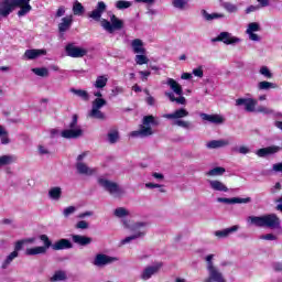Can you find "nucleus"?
<instances>
[{
    "instance_id": "nucleus-1",
    "label": "nucleus",
    "mask_w": 282,
    "mask_h": 282,
    "mask_svg": "<svg viewBox=\"0 0 282 282\" xmlns=\"http://www.w3.org/2000/svg\"><path fill=\"white\" fill-rule=\"evenodd\" d=\"M105 12H107V4L104 1H99L96 8L88 13V18L93 19V21H100L101 28L109 34H113L116 31L124 28V22L113 14L110 17V22L102 19Z\"/></svg>"
},
{
    "instance_id": "nucleus-2",
    "label": "nucleus",
    "mask_w": 282,
    "mask_h": 282,
    "mask_svg": "<svg viewBox=\"0 0 282 282\" xmlns=\"http://www.w3.org/2000/svg\"><path fill=\"white\" fill-rule=\"evenodd\" d=\"M19 8L18 17H25L32 12L30 0H0V17L8 19Z\"/></svg>"
},
{
    "instance_id": "nucleus-3",
    "label": "nucleus",
    "mask_w": 282,
    "mask_h": 282,
    "mask_svg": "<svg viewBox=\"0 0 282 282\" xmlns=\"http://www.w3.org/2000/svg\"><path fill=\"white\" fill-rule=\"evenodd\" d=\"M249 226H256L257 228H270L276 230L281 228V219L276 214H267L262 216H249L247 217Z\"/></svg>"
},
{
    "instance_id": "nucleus-4",
    "label": "nucleus",
    "mask_w": 282,
    "mask_h": 282,
    "mask_svg": "<svg viewBox=\"0 0 282 282\" xmlns=\"http://www.w3.org/2000/svg\"><path fill=\"white\" fill-rule=\"evenodd\" d=\"M122 226L123 228H126V230H131V232H133L132 235L121 240V246H126V243H131V241H135V239H143V237H147V230H144L143 228H147V226H149V223L137 221L131 225L129 220L123 219Z\"/></svg>"
},
{
    "instance_id": "nucleus-5",
    "label": "nucleus",
    "mask_w": 282,
    "mask_h": 282,
    "mask_svg": "<svg viewBox=\"0 0 282 282\" xmlns=\"http://www.w3.org/2000/svg\"><path fill=\"white\" fill-rule=\"evenodd\" d=\"M151 124L153 127H158V124H160V121L155 120V117H153V115L143 117L140 129L137 131H132L130 133L131 138H149V135H153V129L151 128Z\"/></svg>"
},
{
    "instance_id": "nucleus-6",
    "label": "nucleus",
    "mask_w": 282,
    "mask_h": 282,
    "mask_svg": "<svg viewBox=\"0 0 282 282\" xmlns=\"http://www.w3.org/2000/svg\"><path fill=\"white\" fill-rule=\"evenodd\" d=\"M83 128L78 126V115H74L68 128L61 132L62 138L65 140H78L84 135Z\"/></svg>"
},
{
    "instance_id": "nucleus-7",
    "label": "nucleus",
    "mask_w": 282,
    "mask_h": 282,
    "mask_svg": "<svg viewBox=\"0 0 282 282\" xmlns=\"http://www.w3.org/2000/svg\"><path fill=\"white\" fill-rule=\"evenodd\" d=\"M189 112L185 108H180L171 113L163 115L166 120H174L173 124L175 127H182V129H191L189 121L182 120V118H188Z\"/></svg>"
},
{
    "instance_id": "nucleus-8",
    "label": "nucleus",
    "mask_w": 282,
    "mask_h": 282,
    "mask_svg": "<svg viewBox=\"0 0 282 282\" xmlns=\"http://www.w3.org/2000/svg\"><path fill=\"white\" fill-rule=\"evenodd\" d=\"M97 182L98 185L101 186L102 189L107 191V193L112 197L118 198L124 195V189H122V187H120L116 182L109 181L105 177H99Z\"/></svg>"
},
{
    "instance_id": "nucleus-9",
    "label": "nucleus",
    "mask_w": 282,
    "mask_h": 282,
    "mask_svg": "<svg viewBox=\"0 0 282 282\" xmlns=\"http://www.w3.org/2000/svg\"><path fill=\"white\" fill-rule=\"evenodd\" d=\"M102 107H107L105 98H96L91 102V109L88 112L87 118H93L94 120H107V115L101 110Z\"/></svg>"
},
{
    "instance_id": "nucleus-10",
    "label": "nucleus",
    "mask_w": 282,
    "mask_h": 282,
    "mask_svg": "<svg viewBox=\"0 0 282 282\" xmlns=\"http://www.w3.org/2000/svg\"><path fill=\"white\" fill-rule=\"evenodd\" d=\"M213 259H215V254H208L205 258V261L207 263V272L210 279L214 282H227L226 276H224V273H221V271H219V269L215 267V263H213Z\"/></svg>"
},
{
    "instance_id": "nucleus-11",
    "label": "nucleus",
    "mask_w": 282,
    "mask_h": 282,
    "mask_svg": "<svg viewBox=\"0 0 282 282\" xmlns=\"http://www.w3.org/2000/svg\"><path fill=\"white\" fill-rule=\"evenodd\" d=\"M164 268L163 262H154L153 264L147 265L140 273L141 281H149L153 279L156 274H160V270Z\"/></svg>"
},
{
    "instance_id": "nucleus-12",
    "label": "nucleus",
    "mask_w": 282,
    "mask_h": 282,
    "mask_svg": "<svg viewBox=\"0 0 282 282\" xmlns=\"http://www.w3.org/2000/svg\"><path fill=\"white\" fill-rule=\"evenodd\" d=\"M65 52L70 58H83V56H87L89 53L87 48L76 46L75 43H68L65 46Z\"/></svg>"
},
{
    "instance_id": "nucleus-13",
    "label": "nucleus",
    "mask_w": 282,
    "mask_h": 282,
    "mask_svg": "<svg viewBox=\"0 0 282 282\" xmlns=\"http://www.w3.org/2000/svg\"><path fill=\"white\" fill-rule=\"evenodd\" d=\"M213 43H224L225 45H239L241 43V39L232 35L229 32H220L219 35L212 40Z\"/></svg>"
},
{
    "instance_id": "nucleus-14",
    "label": "nucleus",
    "mask_w": 282,
    "mask_h": 282,
    "mask_svg": "<svg viewBox=\"0 0 282 282\" xmlns=\"http://www.w3.org/2000/svg\"><path fill=\"white\" fill-rule=\"evenodd\" d=\"M259 101L254 98H238L236 99V107H243L247 113H254L257 111Z\"/></svg>"
},
{
    "instance_id": "nucleus-15",
    "label": "nucleus",
    "mask_w": 282,
    "mask_h": 282,
    "mask_svg": "<svg viewBox=\"0 0 282 282\" xmlns=\"http://www.w3.org/2000/svg\"><path fill=\"white\" fill-rule=\"evenodd\" d=\"M118 261L117 257H111L105 253H97L94 258L93 265L96 268H106V265H111Z\"/></svg>"
},
{
    "instance_id": "nucleus-16",
    "label": "nucleus",
    "mask_w": 282,
    "mask_h": 282,
    "mask_svg": "<svg viewBox=\"0 0 282 282\" xmlns=\"http://www.w3.org/2000/svg\"><path fill=\"white\" fill-rule=\"evenodd\" d=\"M41 56H47V50L45 48H29L24 52L23 61H36Z\"/></svg>"
},
{
    "instance_id": "nucleus-17",
    "label": "nucleus",
    "mask_w": 282,
    "mask_h": 282,
    "mask_svg": "<svg viewBox=\"0 0 282 282\" xmlns=\"http://www.w3.org/2000/svg\"><path fill=\"white\" fill-rule=\"evenodd\" d=\"M254 32H261V24H259V22L249 23L246 30V34H248L250 41H261V36Z\"/></svg>"
},
{
    "instance_id": "nucleus-18",
    "label": "nucleus",
    "mask_w": 282,
    "mask_h": 282,
    "mask_svg": "<svg viewBox=\"0 0 282 282\" xmlns=\"http://www.w3.org/2000/svg\"><path fill=\"white\" fill-rule=\"evenodd\" d=\"M76 171L79 175H87L88 177L91 175H96L98 173V169L89 167L85 162H76Z\"/></svg>"
},
{
    "instance_id": "nucleus-19",
    "label": "nucleus",
    "mask_w": 282,
    "mask_h": 282,
    "mask_svg": "<svg viewBox=\"0 0 282 282\" xmlns=\"http://www.w3.org/2000/svg\"><path fill=\"white\" fill-rule=\"evenodd\" d=\"M200 118L212 124H224L226 122V118L221 115H208L203 112L200 113Z\"/></svg>"
},
{
    "instance_id": "nucleus-20",
    "label": "nucleus",
    "mask_w": 282,
    "mask_h": 282,
    "mask_svg": "<svg viewBox=\"0 0 282 282\" xmlns=\"http://www.w3.org/2000/svg\"><path fill=\"white\" fill-rule=\"evenodd\" d=\"M207 184H209V188L217 193H228V186L224 184V182L219 180H207Z\"/></svg>"
},
{
    "instance_id": "nucleus-21",
    "label": "nucleus",
    "mask_w": 282,
    "mask_h": 282,
    "mask_svg": "<svg viewBox=\"0 0 282 282\" xmlns=\"http://www.w3.org/2000/svg\"><path fill=\"white\" fill-rule=\"evenodd\" d=\"M74 245L69 239L62 238L52 245V250H72Z\"/></svg>"
},
{
    "instance_id": "nucleus-22",
    "label": "nucleus",
    "mask_w": 282,
    "mask_h": 282,
    "mask_svg": "<svg viewBox=\"0 0 282 282\" xmlns=\"http://www.w3.org/2000/svg\"><path fill=\"white\" fill-rule=\"evenodd\" d=\"M218 204H250L252 202V198H240V197H234V198H224L218 197L217 198Z\"/></svg>"
},
{
    "instance_id": "nucleus-23",
    "label": "nucleus",
    "mask_w": 282,
    "mask_h": 282,
    "mask_svg": "<svg viewBox=\"0 0 282 282\" xmlns=\"http://www.w3.org/2000/svg\"><path fill=\"white\" fill-rule=\"evenodd\" d=\"M281 151V147L279 145H271L268 148L259 149L256 154L258 158H265V155H274V153H279Z\"/></svg>"
},
{
    "instance_id": "nucleus-24",
    "label": "nucleus",
    "mask_w": 282,
    "mask_h": 282,
    "mask_svg": "<svg viewBox=\"0 0 282 282\" xmlns=\"http://www.w3.org/2000/svg\"><path fill=\"white\" fill-rule=\"evenodd\" d=\"M237 230H239V226L235 225L232 227L223 229V230H217L214 232L215 237H217V239H226L228 237H230V235H232V232H237Z\"/></svg>"
},
{
    "instance_id": "nucleus-25",
    "label": "nucleus",
    "mask_w": 282,
    "mask_h": 282,
    "mask_svg": "<svg viewBox=\"0 0 282 282\" xmlns=\"http://www.w3.org/2000/svg\"><path fill=\"white\" fill-rule=\"evenodd\" d=\"M208 149H224L226 147H230V140L228 139H219V140H212L206 143Z\"/></svg>"
},
{
    "instance_id": "nucleus-26",
    "label": "nucleus",
    "mask_w": 282,
    "mask_h": 282,
    "mask_svg": "<svg viewBox=\"0 0 282 282\" xmlns=\"http://www.w3.org/2000/svg\"><path fill=\"white\" fill-rule=\"evenodd\" d=\"M132 52L134 54H147V48L144 47V42L140 39H134L131 42Z\"/></svg>"
},
{
    "instance_id": "nucleus-27",
    "label": "nucleus",
    "mask_w": 282,
    "mask_h": 282,
    "mask_svg": "<svg viewBox=\"0 0 282 282\" xmlns=\"http://www.w3.org/2000/svg\"><path fill=\"white\" fill-rule=\"evenodd\" d=\"M73 242L76 243L77 246H89L91 245V237L83 236V235H73L72 236Z\"/></svg>"
},
{
    "instance_id": "nucleus-28",
    "label": "nucleus",
    "mask_w": 282,
    "mask_h": 282,
    "mask_svg": "<svg viewBox=\"0 0 282 282\" xmlns=\"http://www.w3.org/2000/svg\"><path fill=\"white\" fill-rule=\"evenodd\" d=\"M166 85L170 86V89L173 90V94H176V96H183L184 90L182 89V85H180V83H177V80H175L173 78H167Z\"/></svg>"
},
{
    "instance_id": "nucleus-29",
    "label": "nucleus",
    "mask_w": 282,
    "mask_h": 282,
    "mask_svg": "<svg viewBox=\"0 0 282 282\" xmlns=\"http://www.w3.org/2000/svg\"><path fill=\"white\" fill-rule=\"evenodd\" d=\"M48 197L50 199H52L53 202H59L61 197H63V188L55 186V187H51L48 189Z\"/></svg>"
},
{
    "instance_id": "nucleus-30",
    "label": "nucleus",
    "mask_w": 282,
    "mask_h": 282,
    "mask_svg": "<svg viewBox=\"0 0 282 282\" xmlns=\"http://www.w3.org/2000/svg\"><path fill=\"white\" fill-rule=\"evenodd\" d=\"M269 89H279V85L276 83L262 80L258 83V90L259 91H269Z\"/></svg>"
},
{
    "instance_id": "nucleus-31",
    "label": "nucleus",
    "mask_w": 282,
    "mask_h": 282,
    "mask_svg": "<svg viewBox=\"0 0 282 282\" xmlns=\"http://www.w3.org/2000/svg\"><path fill=\"white\" fill-rule=\"evenodd\" d=\"M107 83H109V77L107 75L97 76L93 86L95 89H105L107 87Z\"/></svg>"
},
{
    "instance_id": "nucleus-32",
    "label": "nucleus",
    "mask_w": 282,
    "mask_h": 282,
    "mask_svg": "<svg viewBox=\"0 0 282 282\" xmlns=\"http://www.w3.org/2000/svg\"><path fill=\"white\" fill-rule=\"evenodd\" d=\"M73 21H74V19L72 18V15H67V17L63 18L62 22L58 24L59 32H67V30H69V28H72Z\"/></svg>"
},
{
    "instance_id": "nucleus-33",
    "label": "nucleus",
    "mask_w": 282,
    "mask_h": 282,
    "mask_svg": "<svg viewBox=\"0 0 282 282\" xmlns=\"http://www.w3.org/2000/svg\"><path fill=\"white\" fill-rule=\"evenodd\" d=\"M46 252L47 249H45V247L43 246L33 247L25 250V254H28V257H35L36 254H46Z\"/></svg>"
},
{
    "instance_id": "nucleus-34",
    "label": "nucleus",
    "mask_w": 282,
    "mask_h": 282,
    "mask_svg": "<svg viewBox=\"0 0 282 282\" xmlns=\"http://www.w3.org/2000/svg\"><path fill=\"white\" fill-rule=\"evenodd\" d=\"M19 257V252L12 251L7 258L2 261L1 263V269L2 270H8L10 268L12 261H14Z\"/></svg>"
},
{
    "instance_id": "nucleus-35",
    "label": "nucleus",
    "mask_w": 282,
    "mask_h": 282,
    "mask_svg": "<svg viewBox=\"0 0 282 282\" xmlns=\"http://www.w3.org/2000/svg\"><path fill=\"white\" fill-rule=\"evenodd\" d=\"M226 173V169L221 166L213 167L212 170L207 171L205 175L207 177H221Z\"/></svg>"
},
{
    "instance_id": "nucleus-36",
    "label": "nucleus",
    "mask_w": 282,
    "mask_h": 282,
    "mask_svg": "<svg viewBox=\"0 0 282 282\" xmlns=\"http://www.w3.org/2000/svg\"><path fill=\"white\" fill-rule=\"evenodd\" d=\"M17 162V156L12 154H7L0 156V169L1 166H10V164H14Z\"/></svg>"
},
{
    "instance_id": "nucleus-37",
    "label": "nucleus",
    "mask_w": 282,
    "mask_h": 282,
    "mask_svg": "<svg viewBox=\"0 0 282 282\" xmlns=\"http://www.w3.org/2000/svg\"><path fill=\"white\" fill-rule=\"evenodd\" d=\"M166 98H169V100L171 102H176L177 105H186V97L178 95L180 97H175V94L173 93H165Z\"/></svg>"
},
{
    "instance_id": "nucleus-38",
    "label": "nucleus",
    "mask_w": 282,
    "mask_h": 282,
    "mask_svg": "<svg viewBox=\"0 0 282 282\" xmlns=\"http://www.w3.org/2000/svg\"><path fill=\"white\" fill-rule=\"evenodd\" d=\"M115 217H118V219H124V217H129L131 213L126 207H118L113 210Z\"/></svg>"
},
{
    "instance_id": "nucleus-39",
    "label": "nucleus",
    "mask_w": 282,
    "mask_h": 282,
    "mask_svg": "<svg viewBox=\"0 0 282 282\" xmlns=\"http://www.w3.org/2000/svg\"><path fill=\"white\" fill-rule=\"evenodd\" d=\"M202 15L205 21H215V19H224V13H208L206 10H202Z\"/></svg>"
},
{
    "instance_id": "nucleus-40",
    "label": "nucleus",
    "mask_w": 282,
    "mask_h": 282,
    "mask_svg": "<svg viewBox=\"0 0 282 282\" xmlns=\"http://www.w3.org/2000/svg\"><path fill=\"white\" fill-rule=\"evenodd\" d=\"M70 93L82 98V100H89V93H87V90L70 88Z\"/></svg>"
},
{
    "instance_id": "nucleus-41",
    "label": "nucleus",
    "mask_w": 282,
    "mask_h": 282,
    "mask_svg": "<svg viewBox=\"0 0 282 282\" xmlns=\"http://www.w3.org/2000/svg\"><path fill=\"white\" fill-rule=\"evenodd\" d=\"M31 72L41 78H47V76H50V70L45 67L32 68Z\"/></svg>"
},
{
    "instance_id": "nucleus-42",
    "label": "nucleus",
    "mask_w": 282,
    "mask_h": 282,
    "mask_svg": "<svg viewBox=\"0 0 282 282\" xmlns=\"http://www.w3.org/2000/svg\"><path fill=\"white\" fill-rule=\"evenodd\" d=\"M259 75L263 76L267 79H272L274 78V73L272 70H270V68L268 66H261L259 69Z\"/></svg>"
},
{
    "instance_id": "nucleus-43",
    "label": "nucleus",
    "mask_w": 282,
    "mask_h": 282,
    "mask_svg": "<svg viewBox=\"0 0 282 282\" xmlns=\"http://www.w3.org/2000/svg\"><path fill=\"white\" fill-rule=\"evenodd\" d=\"M67 274L65 271H56L53 276L50 278L51 282L66 281Z\"/></svg>"
},
{
    "instance_id": "nucleus-44",
    "label": "nucleus",
    "mask_w": 282,
    "mask_h": 282,
    "mask_svg": "<svg viewBox=\"0 0 282 282\" xmlns=\"http://www.w3.org/2000/svg\"><path fill=\"white\" fill-rule=\"evenodd\" d=\"M253 113H263V116H272L274 109L268 108L267 106H258Z\"/></svg>"
},
{
    "instance_id": "nucleus-45",
    "label": "nucleus",
    "mask_w": 282,
    "mask_h": 282,
    "mask_svg": "<svg viewBox=\"0 0 282 282\" xmlns=\"http://www.w3.org/2000/svg\"><path fill=\"white\" fill-rule=\"evenodd\" d=\"M134 62L138 65H149V57L147 56V54L137 53V55L134 56Z\"/></svg>"
},
{
    "instance_id": "nucleus-46",
    "label": "nucleus",
    "mask_w": 282,
    "mask_h": 282,
    "mask_svg": "<svg viewBox=\"0 0 282 282\" xmlns=\"http://www.w3.org/2000/svg\"><path fill=\"white\" fill-rule=\"evenodd\" d=\"M232 153H240V155H248L250 153V147L240 145L231 148Z\"/></svg>"
},
{
    "instance_id": "nucleus-47",
    "label": "nucleus",
    "mask_w": 282,
    "mask_h": 282,
    "mask_svg": "<svg viewBox=\"0 0 282 282\" xmlns=\"http://www.w3.org/2000/svg\"><path fill=\"white\" fill-rule=\"evenodd\" d=\"M131 6H133V3L127 0H119L115 3V8H117V10H127L131 8Z\"/></svg>"
},
{
    "instance_id": "nucleus-48",
    "label": "nucleus",
    "mask_w": 282,
    "mask_h": 282,
    "mask_svg": "<svg viewBox=\"0 0 282 282\" xmlns=\"http://www.w3.org/2000/svg\"><path fill=\"white\" fill-rule=\"evenodd\" d=\"M0 141L1 144H10V138H8V130L3 126H0Z\"/></svg>"
},
{
    "instance_id": "nucleus-49",
    "label": "nucleus",
    "mask_w": 282,
    "mask_h": 282,
    "mask_svg": "<svg viewBox=\"0 0 282 282\" xmlns=\"http://www.w3.org/2000/svg\"><path fill=\"white\" fill-rule=\"evenodd\" d=\"M172 6L173 8H176V10H186V7L188 6V0H173Z\"/></svg>"
},
{
    "instance_id": "nucleus-50",
    "label": "nucleus",
    "mask_w": 282,
    "mask_h": 282,
    "mask_svg": "<svg viewBox=\"0 0 282 282\" xmlns=\"http://www.w3.org/2000/svg\"><path fill=\"white\" fill-rule=\"evenodd\" d=\"M223 8H225V10L227 12H229L230 14H235V13L239 12V7H237V4H232L230 2H224Z\"/></svg>"
},
{
    "instance_id": "nucleus-51",
    "label": "nucleus",
    "mask_w": 282,
    "mask_h": 282,
    "mask_svg": "<svg viewBox=\"0 0 282 282\" xmlns=\"http://www.w3.org/2000/svg\"><path fill=\"white\" fill-rule=\"evenodd\" d=\"M120 140V134L118 133V130H112L108 133V142L110 144H116Z\"/></svg>"
},
{
    "instance_id": "nucleus-52",
    "label": "nucleus",
    "mask_w": 282,
    "mask_h": 282,
    "mask_svg": "<svg viewBox=\"0 0 282 282\" xmlns=\"http://www.w3.org/2000/svg\"><path fill=\"white\" fill-rule=\"evenodd\" d=\"M73 13L76 15V17H82V14L85 13V7H83V4L80 2H76L74 6H73Z\"/></svg>"
},
{
    "instance_id": "nucleus-53",
    "label": "nucleus",
    "mask_w": 282,
    "mask_h": 282,
    "mask_svg": "<svg viewBox=\"0 0 282 282\" xmlns=\"http://www.w3.org/2000/svg\"><path fill=\"white\" fill-rule=\"evenodd\" d=\"M41 241H43L44 246H42V248H45V250H50V248H52V240H50V237H47V235H41L40 236Z\"/></svg>"
},
{
    "instance_id": "nucleus-54",
    "label": "nucleus",
    "mask_w": 282,
    "mask_h": 282,
    "mask_svg": "<svg viewBox=\"0 0 282 282\" xmlns=\"http://www.w3.org/2000/svg\"><path fill=\"white\" fill-rule=\"evenodd\" d=\"M75 228L77 230H87L89 228V223L86 220H79L76 225Z\"/></svg>"
},
{
    "instance_id": "nucleus-55",
    "label": "nucleus",
    "mask_w": 282,
    "mask_h": 282,
    "mask_svg": "<svg viewBox=\"0 0 282 282\" xmlns=\"http://www.w3.org/2000/svg\"><path fill=\"white\" fill-rule=\"evenodd\" d=\"M192 74L197 78H204V67L198 66L197 68H194Z\"/></svg>"
},
{
    "instance_id": "nucleus-56",
    "label": "nucleus",
    "mask_w": 282,
    "mask_h": 282,
    "mask_svg": "<svg viewBox=\"0 0 282 282\" xmlns=\"http://www.w3.org/2000/svg\"><path fill=\"white\" fill-rule=\"evenodd\" d=\"M74 213H76V207H74V206H68V207L64 208V210H63V215L66 218L69 217V215H74Z\"/></svg>"
},
{
    "instance_id": "nucleus-57",
    "label": "nucleus",
    "mask_w": 282,
    "mask_h": 282,
    "mask_svg": "<svg viewBox=\"0 0 282 282\" xmlns=\"http://www.w3.org/2000/svg\"><path fill=\"white\" fill-rule=\"evenodd\" d=\"M263 241H276V236L274 234H267L259 237Z\"/></svg>"
},
{
    "instance_id": "nucleus-58",
    "label": "nucleus",
    "mask_w": 282,
    "mask_h": 282,
    "mask_svg": "<svg viewBox=\"0 0 282 282\" xmlns=\"http://www.w3.org/2000/svg\"><path fill=\"white\" fill-rule=\"evenodd\" d=\"M23 246H25V241L23 239L22 240H18L15 242L14 251L13 252H19L20 250H23Z\"/></svg>"
},
{
    "instance_id": "nucleus-59",
    "label": "nucleus",
    "mask_w": 282,
    "mask_h": 282,
    "mask_svg": "<svg viewBox=\"0 0 282 282\" xmlns=\"http://www.w3.org/2000/svg\"><path fill=\"white\" fill-rule=\"evenodd\" d=\"M123 93H124V88L120 86H117L111 90L112 96H120V94H123Z\"/></svg>"
},
{
    "instance_id": "nucleus-60",
    "label": "nucleus",
    "mask_w": 282,
    "mask_h": 282,
    "mask_svg": "<svg viewBox=\"0 0 282 282\" xmlns=\"http://www.w3.org/2000/svg\"><path fill=\"white\" fill-rule=\"evenodd\" d=\"M37 151L40 155H47L50 153V150L45 145H39Z\"/></svg>"
},
{
    "instance_id": "nucleus-61",
    "label": "nucleus",
    "mask_w": 282,
    "mask_h": 282,
    "mask_svg": "<svg viewBox=\"0 0 282 282\" xmlns=\"http://www.w3.org/2000/svg\"><path fill=\"white\" fill-rule=\"evenodd\" d=\"M261 7L259 6H250L246 9V14H250L251 12H257V10H260Z\"/></svg>"
},
{
    "instance_id": "nucleus-62",
    "label": "nucleus",
    "mask_w": 282,
    "mask_h": 282,
    "mask_svg": "<svg viewBox=\"0 0 282 282\" xmlns=\"http://www.w3.org/2000/svg\"><path fill=\"white\" fill-rule=\"evenodd\" d=\"M93 215H94V212H84L77 216V219H85V217H91Z\"/></svg>"
},
{
    "instance_id": "nucleus-63",
    "label": "nucleus",
    "mask_w": 282,
    "mask_h": 282,
    "mask_svg": "<svg viewBox=\"0 0 282 282\" xmlns=\"http://www.w3.org/2000/svg\"><path fill=\"white\" fill-rule=\"evenodd\" d=\"M272 170L274 171V173H282V163L273 164Z\"/></svg>"
},
{
    "instance_id": "nucleus-64",
    "label": "nucleus",
    "mask_w": 282,
    "mask_h": 282,
    "mask_svg": "<svg viewBox=\"0 0 282 282\" xmlns=\"http://www.w3.org/2000/svg\"><path fill=\"white\" fill-rule=\"evenodd\" d=\"M88 153L87 152H83L82 154H79L77 156V162H83V160H85V158H87Z\"/></svg>"
}]
</instances>
